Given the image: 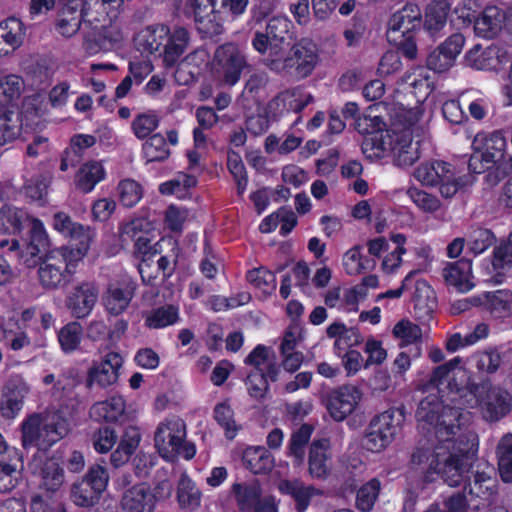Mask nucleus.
<instances>
[{
  "label": "nucleus",
  "mask_w": 512,
  "mask_h": 512,
  "mask_svg": "<svg viewBox=\"0 0 512 512\" xmlns=\"http://www.w3.org/2000/svg\"><path fill=\"white\" fill-rule=\"evenodd\" d=\"M416 417L418 422L435 429L439 444L434 448L418 446L411 455V466L423 473L425 482L441 477L449 486L462 483L478 450V441L473 433L461 434L455 424L459 413L444 406L437 393H430L420 401Z\"/></svg>",
  "instance_id": "1"
},
{
  "label": "nucleus",
  "mask_w": 512,
  "mask_h": 512,
  "mask_svg": "<svg viewBox=\"0 0 512 512\" xmlns=\"http://www.w3.org/2000/svg\"><path fill=\"white\" fill-rule=\"evenodd\" d=\"M384 104L370 107L356 120V129L361 134H368L362 143V152L370 160H379L393 154L396 165L411 166L419 158V144L411 138L413 131L423 128L429 115L423 103L406 109L394 107L390 112L392 128L386 129V123L376 112Z\"/></svg>",
  "instance_id": "2"
},
{
  "label": "nucleus",
  "mask_w": 512,
  "mask_h": 512,
  "mask_svg": "<svg viewBox=\"0 0 512 512\" xmlns=\"http://www.w3.org/2000/svg\"><path fill=\"white\" fill-rule=\"evenodd\" d=\"M320 61L317 43L302 38L289 50L279 44L271 46L264 63L275 73L303 80L313 74Z\"/></svg>",
  "instance_id": "3"
},
{
  "label": "nucleus",
  "mask_w": 512,
  "mask_h": 512,
  "mask_svg": "<svg viewBox=\"0 0 512 512\" xmlns=\"http://www.w3.org/2000/svg\"><path fill=\"white\" fill-rule=\"evenodd\" d=\"M24 449L47 450L70 432V423L59 411H44L27 416L20 426Z\"/></svg>",
  "instance_id": "4"
},
{
  "label": "nucleus",
  "mask_w": 512,
  "mask_h": 512,
  "mask_svg": "<svg viewBox=\"0 0 512 512\" xmlns=\"http://www.w3.org/2000/svg\"><path fill=\"white\" fill-rule=\"evenodd\" d=\"M154 446L162 459L175 462L180 457L191 460L196 455V446L187 440V426L178 416L164 418L154 432Z\"/></svg>",
  "instance_id": "5"
},
{
  "label": "nucleus",
  "mask_w": 512,
  "mask_h": 512,
  "mask_svg": "<svg viewBox=\"0 0 512 512\" xmlns=\"http://www.w3.org/2000/svg\"><path fill=\"white\" fill-rule=\"evenodd\" d=\"M506 147V139L501 132L478 133L472 142L474 152L469 159V168L480 173L485 167L495 164L499 180L512 170V156L505 153Z\"/></svg>",
  "instance_id": "6"
},
{
  "label": "nucleus",
  "mask_w": 512,
  "mask_h": 512,
  "mask_svg": "<svg viewBox=\"0 0 512 512\" xmlns=\"http://www.w3.org/2000/svg\"><path fill=\"white\" fill-rule=\"evenodd\" d=\"M130 228L134 231H145V234L139 236L135 243V253L141 258L138 269L142 279L150 282L160 274L165 275L170 263L165 256H161L154 261V257L160 254L161 250L159 242H155L151 245L152 239L149 237L148 232L152 229V224L148 220L142 219L132 221Z\"/></svg>",
  "instance_id": "7"
},
{
  "label": "nucleus",
  "mask_w": 512,
  "mask_h": 512,
  "mask_svg": "<svg viewBox=\"0 0 512 512\" xmlns=\"http://www.w3.org/2000/svg\"><path fill=\"white\" fill-rule=\"evenodd\" d=\"M469 408L478 409L487 420H497L510 410L508 392L490 383H481L465 395Z\"/></svg>",
  "instance_id": "8"
},
{
  "label": "nucleus",
  "mask_w": 512,
  "mask_h": 512,
  "mask_svg": "<svg viewBox=\"0 0 512 512\" xmlns=\"http://www.w3.org/2000/svg\"><path fill=\"white\" fill-rule=\"evenodd\" d=\"M247 66L243 51L233 43H226L215 51L211 71L214 78L221 84L234 86Z\"/></svg>",
  "instance_id": "9"
},
{
  "label": "nucleus",
  "mask_w": 512,
  "mask_h": 512,
  "mask_svg": "<svg viewBox=\"0 0 512 512\" xmlns=\"http://www.w3.org/2000/svg\"><path fill=\"white\" fill-rule=\"evenodd\" d=\"M415 179L424 186H439L445 198L453 197L460 186L455 169L449 163L439 160L421 163L413 172Z\"/></svg>",
  "instance_id": "10"
},
{
  "label": "nucleus",
  "mask_w": 512,
  "mask_h": 512,
  "mask_svg": "<svg viewBox=\"0 0 512 512\" xmlns=\"http://www.w3.org/2000/svg\"><path fill=\"white\" fill-rule=\"evenodd\" d=\"M109 476L104 467L93 465L85 476L72 484L70 498L79 507L94 506L105 491Z\"/></svg>",
  "instance_id": "11"
},
{
  "label": "nucleus",
  "mask_w": 512,
  "mask_h": 512,
  "mask_svg": "<svg viewBox=\"0 0 512 512\" xmlns=\"http://www.w3.org/2000/svg\"><path fill=\"white\" fill-rule=\"evenodd\" d=\"M173 483L168 478L159 479L154 488L142 483L130 490V512H153L156 503L168 499Z\"/></svg>",
  "instance_id": "12"
},
{
  "label": "nucleus",
  "mask_w": 512,
  "mask_h": 512,
  "mask_svg": "<svg viewBox=\"0 0 512 512\" xmlns=\"http://www.w3.org/2000/svg\"><path fill=\"white\" fill-rule=\"evenodd\" d=\"M363 397L360 387L354 384L342 385L330 393L327 401L328 413L335 421L341 422L359 408Z\"/></svg>",
  "instance_id": "13"
},
{
  "label": "nucleus",
  "mask_w": 512,
  "mask_h": 512,
  "mask_svg": "<svg viewBox=\"0 0 512 512\" xmlns=\"http://www.w3.org/2000/svg\"><path fill=\"white\" fill-rule=\"evenodd\" d=\"M99 288L93 281L76 283L68 291L65 305L77 319L87 317L98 301Z\"/></svg>",
  "instance_id": "14"
},
{
  "label": "nucleus",
  "mask_w": 512,
  "mask_h": 512,
  "mask_svg": "<svg viewBox=\"0 0 512 512\" xmlns=\"http://www.w3.org/2000/svg\"><path fill=\"white\" fill-rule=\"evenodd\" d=\"M421 25V10L415 4H407L390 18L387 38L391 43H402L403 37L413 35Z\"/></svg>",
  "instance_id": "15"
},
{
  "label": "nucleus",
  "mask_w": 512,
  "mask_h": 512,
  "mask_svg": "<svg viewBox=\"0 0 512 512\" xmlns=\"http://www.w3.org/2000/svg\"><path fill=\"white\" fill-rule=\"evenodd\" d=\"M216 0H187L186 8L193 14L197 29L206 36L222 33L223 25L220 14L215 11Z\"/></svg>",
  "instance_id": "16"
},
{
  "label": "nucleus",
  "mask_w": 512,
  "mask_h": 512,
  "mask_svg": "<svg viewBox=\"0 0 512 512\" xmlns=\"http://www.w3.org/2000/svg\"><path fill=\"white\" fill-rule=\"evenodd\" d=\"M124 358L117 352H109L98 362H94L88 370L87 385L105 388L115 384L119 378V370Z\"/></svg>",
  "instance_id": "17"
},
{
  "label": "nucleus",
  "mask_w": 512,
  "mask_h": 512,
  "mask_svg": "<svg viewBox=\"0 0 512 512\" xmlns=\"http://www.w3.org/2000/svg\"><path fill=\"white\" fill-rule=\"evenodd\" d=\"M464 44L465 38L462 34L451 35L429 54L427 67L437 73L448 71L454 65Z\"/></svg>",
  "instance_id": "18"
},
{
  "label": "nucleus",
  "mask_w": 512,
  "mask_h": 512,
  "mask_svg": "<svg viewBox=\"0 0 512 512\" xmlns=\"http://www.w3.org/2000/svg\"><path fill=\"white\" fill-rule=\"evenodd\" d=\"M231 496L242 512H257L263 502L273 496L262 497V487L259 481H239L231 485Z\"/></svg>",
  "instance_id": "19"
},
{
  "label": "nucleus",
  "mask_w": 512,
  "mask_h": 512,
  "mask_svg": "<svg viewBox=\"0 0 512 512\" xmlns=\"http://www.w3.org/2000/svg\"><path fill=\"white\" fill-rule=\"evenodd\" d=\"M38 281L42 288L46 290H56L65 286L69 282L70 274L59 260L48 251L43 255L38 270Z\"/></svg>",
  "instance_id": "20"
},
{
  "label": "nucleus",
  "mask_w": 512,
  "mask_h": 512,
  "mask_svg": "<svg viewBox=\"0 0 512 512\" xmlns=\"http://www.w3.org/2000/svg\"><path fill=\"white\" fill-rule=\"evenodd\" d=\"M42 453H36L29 462L28 467L34 474L41 477V486L49 491L56 492L64 483V471L53 460H47L42 464Z\"/></svg>",
  "instance_id": "21"
},
{
  "label": "nucleus",
  "mask_w": 512,
  "mask_h": 512,
  "mask_svg": "<svg viewBox=\"0 0 512 512\" xmlns=\"http://www.w3.org/2000/svg\"><path fill=\"white\" fill-rule=\"evenodd\" d=\"M332 452L329 440L314 441L310 447L308 459V471L311 477L317 479L326 478L332 467Z\"/></svg>",
  "instance_id": "22"
},
{
  "label": "nucleus",
  "mask_w": 512,
  "mask_h": 512,
  "mask_svg": "<svg viewBox=\"0 0 512 512\" xmlns=\"http://www.w3.org/2000/svg\"><path fill=\"white\" fill-rule=\"evenodd\" d=\"M442 276L448 286L460 293L469 292L474 287L472 263L469 260L447 263L443 268Z\"/></svg>",
  "instance_id": "23"
},
{
  "label": "nucleus",
  "mask_w": 512,
  "mask_h": 512,
  "mask_svg": "<svg viewBox=\"0 0 512 512\" xmlns=\"http://www.w3.org/2000/svg\"><path fill=\"white\" fill-rule=\"evenodd\" d=\"M277 489L281 494L288 495L295 501L298 512H305L311 499L321 494L320 490L312 485H306L299 479H281L277 483Z\"/></svg>",
  "instance_id": "24"
},
{
  "label": "nucleus",
  "mask_w": 512,
  "mask_h": 512,
  "mask_svg": "<svg viewBox=\"0 0 512 512\" xmlns=\"http://www.w3.org/2000/svg\"><path fill=\"white\" fill-rule=\"evenodd\" d=\"M501 50L494 45L483 48L477 44L465 56V65L476 70H496L502 63Z\"/></svg>",
  "instance_id": "25"
},
{
  "label": "nucleus",
  "mask_w": 512,
  "mask_h": 512,
  "mask_svg": "<svg viewBox=\"0 0 512 512\" xmlns=\"http://www.w3.org/2000/svg\"><path fill=\"white\" fill-rule=\"evenodd\" d=\"M313 101L310 94L301 89H292L280 93L269 103L270 111L275 115H281L284 112H299L305 106Z\"/></svg>",
  "instance_id": "26"
},
{
  "label": "nucleus",
  "mask_w": 512,
  "mask_h": 512,
  "mask_svg": "<svg viewBox=\"0 0 512 512\" xmlns=\"http://www.w3.org/2000/svg\"><path fill=\"white\" fill-rule=\"evenodd\" d=\"M508 16L496 6H488L476 19L474 24L475 32L484 38L496 36L503 27L506 28Z\"/></svg>",
  "instance_id": "27"
},
{
  "label": "nucleus",
  "mask_w": 512,
  "mask_h": 512,
  "mask_svg": "<svg viewBox=\"0 0 512 512\" xmlns=\"http://www.w3.org/2000/svg\"><path fill=\"white\" fill-rule=\"evenodd\" d=\"M190 42L188 31L183 27H168L167 37L162 45V57L166 65H173L187 49Z\"/></svg>",
  "instance_id": "28"
},
{
  "label": "nucleus",
  "mask_w": 512,
  "mask_h": 512,
  "mask_svg": "<svg viewBox=\"0 0 512 512\" xmlns=\"http://www.w3.org/2000/svg\"><path fill=\"white\" fill-rule=\"evenodd\" d=\"M208 61V52L205 49H196L180 62L175 73L176 80L181 84L193 82Z\"/></svg>",
  "instance_id": "29"
},
{
  "label": "nucleus",
  "mask_w": 512,
  "mask_h": 512,
  "mask_svg": "<svg viewBox=\"0 0 512 512\" xmlns=\"http://www.w3.org/2000/svg\"><path fill=\"white\" fill-rule=\"evenodd\" d=\"M167 33L168 26L166 25L148 26L136 34L134 38L135 47L141 53L152 54L159 51L164 45Z\"/></svg>",
  "instance_id": "30"
},
{
  "label": "nucleus",
  "mask_w": 512,
  "mask_h": 512,
  "mask_svg": "<svg viewBox=\"0 0 512 512\" xmlns=\"http://www.w3.org/2000/svg\"><path fill=\"white\" fill-rule=\"evenodd\" d=\"M412 301L420 317L430 315L437 305V297L432 286L425 279H414Z\"/></svg>",
  "instance_id": "31"
},
{
  "label": "nucleus",
  "mask_w": 512,
  "mask_h": 512,
  "mask_svg": "<svg viewBox=\"0 0 512 512\" xmlns=\"http://www.w3.org/2000/svg\"><path fill=\"white\" fill-rule=\"evenodd\" d=\"M144 324L149 329H164L180 322V309L176 305L167 304L147 311Z\"/></svg>",
  "instance_id": "32"
},
{
  "label": "nucleus",
  "mask_w": 512,
  "mask_h": 512,
  "mask_svg": "<svg viewBox=\"0 0 512 512\" xmlns=\"http://www.w3.org/2000/svg\"><path fill=\"white\" fill-rule=\"evenodd\" d=\"M76 240L79 241V244L76 247L67 245L50 250L70 276L74 274L77 263L80 262L87 254L90 243L93 239H86L83 237Z\"/></svg>",
  "instance_id": "33"
},
{
  "label": "nucleus",
  "mask_w": 512,
  "mask_h": 512,
  "mask_svg": "<svg viewBox=\"0 0 512 512\" xmlns=\"http://www.w3.org/2000/svg\"><path fill=\"white\" fill-rule=\"evenodd\" d=\"M14 457L10 462H0V492L6 493L13 490L20 479L24 469L23 454L16 448H12Z\"/></svg>",
  "instance_id": "34"
},
{
  "label": "nucleus",
  "mask_w": 512,
  "mask_h": 512,
  "mask_svg": "<svg viewBox=\"0 0 512 512\" xmlns=\"http://www.w3.org/2000/svg\"><path fill=\"white\" fill-rule=\"evenodd\" d=\"M512 267V247L508 243L498 245L493 250V258L484 269L491 280L499 283Z\"/></svg>",
  "instance_id": "35"
},
{
  "label": "nucleus",
  "mask_w": 512,
  "mask_h": 512,
  "mask_svg": "<svg viewBox=\"0 0 512 512\" xmlns=\"http://www.w3.org/2000/svg\"><path fill=\"white\" fill-rule=\"evenodd\" d=\"M244 466L254 474H263L274 467V457L263 446L247 447L242 456Z\"/></svg>",
  "instance_id": "36"
},
{
  "label": "nucleus",
  "mask_w": 512,
  "mask_h": 512,
  "mask_svg": "<svg viewBox=\"0 0 512 512\" xmlns=\"http://www.w3.org/2000/svg\"><path fill=\"white\" fill-rule=\"evenodd\" d=\"M176 494L182 509L195 511L201 505L202 493L186 472H183L178 480Z\"/></svg>",
  "instance_id": "37"
},
{
  "label": "nucleus",
  "mask_w": 512,
  "mask_h": 512,
  "mask_svg": "<svg viewBox=\"0 0 512 512\" xmlns=\"http://www.w3.org/2000/svg\"><path fill=\"white\" fill-rule=\"evenodd\" d=\"M327 335L328 337L335 339L334 349L337 356H340L341 351L357 346L361 342L359 332L352 327H347L342 322H334L330 324L327 327Z\"/></svg>",
  "instance_id": "38"
},
{
  "label": "nucleus",
  "mask_w": 512,
  "mask_h": 512,
  "mask_svg": "<svg viewBox=\"0 0 512 512\" xmlns=\"http://www.w3.org/2000/svg\"><path fill=\"white\" fill-rule=\"evenodd\" d=\"M245 364L254 368L253 372L267 373L271 381L277 380L278 368L270 356V350L264 345H257L245 358Z\"/></svg>",
  "instance_id": "39"
},
{
  "label": "nucleus",
  "mask_w": 512,
  "mask_h": 512,
  "mask_svg": "<svg viewBox=\"0 0 512 512\" xmlns=\"http://www.w3.org/2000/svg\"><path fill=\"white\" fill-rule=\"evenodd\" d=\"M106 312L119 316L128 308V297L124 283H110L102 297Z\"/></svg>",
  "instance_id": "40"
},
{
  "label": "nucleus",
  "mask_w": 512,
  "mask_h": 512,
  "mask_svg": "<svg viewBox=\"0 0 512 512\" xmlns=\"http://www.w3.org/2000/svg\"><path fill=\"white\" fill-rule=\"evenodd\" d=\"M126 408L123 397L114 396L108 400L95 403L90 408V417L97 420L117 421L123 416Z\"/></svg>",
  "instance_id": "41"
},
{
  "label": "nucleus",
  "mask_w": 512,
  "mask_h": 512,
  "mask_svg": "<svg viewBox=\"0 0 512 512\" xmlns=\"http://www.w3.org/2000/svg\"><path fill=\"white\" fill-rule=\"evenodd\" d=\"M390 240L395 244V247L392 250L388 249L381 260V270L385 274L397 273L403 264L402 257L407 252L405 248L407 238L404 234H392Z\"/></svg>",
  "instance_id": "42"
},
{
  "label": "nucleus",
  "mask_w": 512,
  "mask_h": 512,
  "mask_svg": "<svg viewBox=\"0 0 512 512\" xmlns=\"http://www.w3.org/2000/svg\"><path fill=\"white\" fill-rule=\"evenodd\" d=\"M53 227L65 237H69L73 240L83 237L93 239L95 235L94 230L89 226L74 222L71 217L64 212H58L54 215Z\"/></svg>",
  "instance_id": "43"
},
{
  "label": "nucleus",
  "mask_w": 512,
  "mask_h": 512,
  "mask_svg": "<svg viewBox=\"0 0 512 512\" xmlns=\"http://www.w3.org/2000/svg\"><path fill=\"white\" fill-rule=\"evenodd\" d=\"M104 177L105 170L101 162H87L76 175V187L83 193H89Z\"/></svg>",
  "instance_id": "44"
},
{
  "label": "nucleus",
  "mask_w": 512,
  "mask_h": 512,
  "mask_svg": "<svg viewBox=\"0 0 512 512\" xmlns=\"http://www.w3.org/2000/svg\"><path fill=\"white\" fill-rule=\"evenodd\" d=\"M401 421V413L388 410L374 417L370 424L378 434L391 443L399 431Z\"/></svg>",
  "instance_id": "45"
},
{
  "label": "nucleus",
  "mask_w": 512,
  "mask_h": 512,
  "mask_svg": "<svg viewBox=\"0 0 512 512\" xmlns=\"http://www.w3.org/2000/svg\"><path fill=\"white\" fill-rule=\"evenodd\" d=\"M419 256L423 257V262L418 264V267L411 270L402 280L401 286L397 289L388 290L377 296L376 300L380 301L384 298H400L404 291L408 290L414 280V277L421 272H427L432 263L433 257L431 256L430 248H422L419 251Z\"/></svg>",
  "instance_id": "46"
},
{
  "label": "nucleus",
  "mask_w": 512,
  "mask_h": 512,
  "mask_svg": "<svg viewBox=\"0 0 512 512\" xmlns=\"http://www.w3.org/2000/svg\"><path fill=\"white\" fill-rule=\"evenodd\" d=\"M29 220V215L20 208L12 205H3L0 208V232H20Z\"/></svg>",
  "instance_id": "47"
},
{
  "label": "nucleus",
  "mask_w": 512,
  "mask_h": 512,
  "mask_svg": "<svg viewBox=\"0 0 512 512\" xmlns=\"http://www.w3.org/2000/svg\"><path fill=\"white\" fill-rule=\"evenodd\" d=\"M21 130V115L16 111L0 108V146L17 139Z\"/></svg>",
  "instance_id": "48"
},
{
  "label": "nucleus",
  "mask_w": 512,
  "mask_h": 512,
  "mask_svg": "<svg viewBox=\"0 0 512 512\" xmlns=\"http://www.w3.org/2000/svg\"><path fill=\"white\" fill-rule=\"evenodd\" d=\"M362 250V246L355 245L343 254L342 266L346 274L356 276L374 267V262L367 259Z\"/></svg>",
  "instance_id": "49"
},
{
  "label": "nucleus",
  "mask_w": 512,
  "mask_h": 512,
  "mask_svg": "<svg viewBox=\"0 0 512 512\" xmlns=\"http://www.w3.org/2000/svg\"><path fill=\"white\" fill-rule=\"evenodd\" d=\"M25 36V26L18 18L9 17L0 22V42L5 43L13 50L22 45Z\"/></svg>",
  "instance_id": "50"
},
{
  "label": "nucleus",
  "mask_w": 512,
  "mask_h": 512,
  "mask_svg": "<svg viewBox=\"0 0 512 512\" xmlns=\"http://www.w3.org/2000/svg\"><path fill=\"white\" fill-rule=\"evenodd\" d=\"M498 470L502 481L512 482V434H505L496 447Z\"/></svg>",
  "instance_id": "51"
},
{
  "label": "nucleus",
  "mask_w": 512,
  "mask_h": 512,
  "mask_svg": "<svg viewBox=\"0 0 512 512\" xmlns=\"http://www.w3.org/2000/svg\"><path fill=\"white\" fill-rule=\"evenodd\" d=\"M82 12L73 7H64L58 14L56 30L64 37L70 38L75 35L82 23Z\"/></svg>",
  "instance_id": "52"
},
{
  "label": "nucleus",
  "mask_w": 512,
  "mask_h": 512,
  "mask_svg": "<svg viewBox=\"0 0 512 512\" xmlns=\"http://www.w3.org/2000/svg\"><path fill=\"white\" fill-rule=\"evenodd\" d=\"M485 305L491 313L497 316H505L512 313V292L498 290L485 294Z\"/></svg>",
  "instance_id": "53"
},
{
  "label": "nucleus",
  "mask_w": 512,
  "mask_h": 512,
  "mask_svg": "<svg viewBox=\"0 0 512 512\" xmlns=\"http://www.w3.org/2000/svg\"><path fill=\"white\" fill-rule=\"evenodd\" d=\"M83 335L80 323L70 322L63 326L58 332V341L65 353H71L78 349Z\"/></svg>",
  "instance_id": "54"
},
{
  "label": "nucleus",
  "mask_w": 512,
  "mask_h": 512,
  "mask_svg": "<svg viewBox=\"0 0 512 512\" xmlns=\"http://www.w3.org/2000/svg\"><path fill=\"white\" fill-rule=\"evenodd\" d=\"M246 277L248 282L264 295H271L276 289V276L263 267L250 270Z\"/></svg>",
  "instance_id": "55"
},
{
  "label": "nucleus",
  "mask_w": 512,
  "mask_h": 512,
  "mask_svg": "<svg viewBox=\"0 0 512 512\" xmlns=\"http://www.w3.org/2000/svg\"><path fill=\"white\" fill-rule=\"evenodd\" d=\"M143 155L147 162L164 161L170 156V150L161 134H154L143 144Z\"/></svg>",
  "instance_id": "56"
},
{
  "label": "nucleus",
  "mask_w": 512,
  "mask_h": 512,
  "mask_svg": "<svg viewBox=\"0 0 512 512\" xmlns=\"http://www.w3.org/2000/svg\"><path fill=\"white\" fill-rule=\"evenodd\" d=\"M24 89V82L17 75H7L0 79V104H8L19 99Z\"/></svg>",
  "instance_id": "57"
},
{
  "label": "nucleus",
  "mask_w": 512,
  "mask_h": 512,
  "mask_svg": "<svg viewBox=\"0 0 512 512\" xmlns=\"http://www.w3.org/2000/svg\"><path fill=\"white\" fill-rule=\"evenodd\" d=\"M407 196L424 213H435L441 208L439 198L417 187H410Z\"/></svg>",
  "instance_id": "58"
},
{
  "label": "nucleus",
  "mask_w": 512,
  "mask_h": 512,
  "mask_svg": "<svg viewBox=\"0 0 512 512\" xmlns=\"http://www.w3.org/2000/svg\"><path fill=\"white\" fill-rule=\"evenodd\" d=\"M449 6L445 1L431 3L425 15V27L431 32H437L446 24Z\"/></svg>",
  "instance_id": "59"
},
{
  "label": "nucleus",
  "mask_w": 512,
  "mask_h": 512,
  "mask_svg": "<svg viewBox=\"0 0 512 512\" xmlns=\"http://www.w3.org/2000/svg\"><path fill=\"white\" fill-rule=\"evenodd\" d=\"M395 339L400 341L401 345H409L419 341L422 337L421 328L407 319H402L395 324L392 330Z\"/></svg>",
  "instance_id": "60"
},
{
  "label": "nucleus",
  "mask_w": 512,
  "mask_h": 512,
  "mask_svg": "<svg viewBox=\"0 0 512 512\" xmlns=\"http://www.w3.org/2000/svg\"><path fill=\"white\" fill-rule=\"evenodd\" d=\"M380 482L372 479L359 488L356 496L357 508L363 512L370 511L379 495Z\"/></svg>",
  "instance_id": "61"
},
{
  "label": "nucleus",
  "mask_w": 512,
  "mask_h": 512,
  "mask_svg": "<svg viewBox=\"0 0 512 512\" xmlns=\"http://www.w3.org/2000/svg\"><path fill=\"white\" fill-rule=\"evenodd\" d=\"M214 418L225 430V435L228 439H233L236 436L238 426L234 420V412L228 403L223 402L215 406Z\"/></svg>",
  "instance_id": "62"
},
{
  "label": "nucleus",
  "mask_w": 512,
  "mask_h": 512,
  "mask_svg": "<svg viewBox=\"0 0 512 512\" xmlns=\"http://www.w3.org/2000/svg\"><path fill=\"white\" fill-rule=\"evenodd\" d=\"M190 216L187 208L172 204L164 211V224L173 232H181Z\"/></svg>",
  "instance_id": "63"
},
{
  "label": "nucleus",
  "mask_w": 512,
  "mask_h": 512,
  "mask_svg": "<svg viewBox=\"0 0 512 512\" xmlns=\"http://www.w3.org/2000/svg\"><path fill=\"white\" fill-rule=\"evenodd\" d=\"M159 125V116L155 111L138 114L132 124L133 132L138 138L150 135Z\"/></svg>",
  "instance_id": "64"
}]
</instances>
